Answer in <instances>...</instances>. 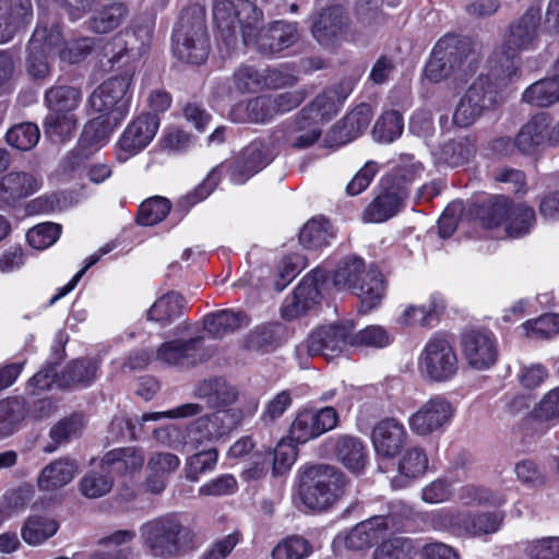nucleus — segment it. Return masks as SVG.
Segmentation results:
<instances>
[{
	"label": "nucleus",
	"mask_w": 559,
	"mask_h": 559,
	"mask_svg": "<svg viewBox=\"0 0 559 559\" xmlns=\"http://www.w3.org/2000/svg\"><path fill=\"white\" fill-rule=\"evenodd\" d=\"M25 415L26 408L22 399L10 397L0 401V438L13 433Z\"/></svg>",
	"instance_id": "52"
},
{
	"label": "nucleus",
	"mask_w": 559,
	"mask_h": 559,
	"mask_svg": "<svg viewBox=\"0 0 559 559\" xmlns=\"http://www.w3.org/2000/svg\"><path fill=\"white\" fill-rule=\"evenodd\" d=\"M393 341L392 335L381 325H368L365 329L350 333L349 346L362 348H384Z\"/></svg>",
	"instance_id": "53"
},
{
	"label": "nucleus",
	"mask_w": 559,
	"mask_h": 559,
	"mask_svg": "<svg viewBox=\"0 0 559 559\" xmlns=\"http://www.w3.org/2000/svg\"><path fill=\"white\" fill-rule=\"evenodd\" d=\"M39 138V128L33 122L14 124L5 133L7 143L20 151H29L38 143Z\"/></svg>",
	"instance_id": "56"
},
{
	"label": "nucleus",
	"mask_w": 559,
	"mask_h": 559,
	"mask_svg": "<svg viewBox=\"0 0 559 559\" xmlns=\"http://www.w3.org/2000/svg\"><path fill=\"white\" fill-rule=\"evenodd\" d=\"M549 127L548 117L545 114L534 116L525 123L514 140L515 146L524 154H531L537 146L544 143Z\"/></svg>",
	"instance_id": "41"
},
{
	"label": "nucleus",
	"mask_w": 559,
	"mask_h": 559,
	"mask_svg": "<svg viewBox=\"0 0 559 559\" xmlns=\"http://www.w3.org/2000/svg\"><path fill=\"white\" fill-rule=\"evenodd\" d=\"M509 224L506 227L508 236L520 238L526 235L535 222V212L532 207L520 203L513 204Z\"/></svg>",
	"instance_id": "60"
},
{
	"label": "nucleus",
	"mask_w": 559,
	"mask_h": 559,
	"mask_svg": "<svg viewBox=\"0 0 559 559\" xmlns=\"http://www.w3.org/2000/svg\"><path fill=\"white\" fill-rule=\"evenodd\" d=\"M338 424L336 411L326 406L320 409L299 411L289 427V439L304 444L334 429Z\"/></svg>",
	"instance_id": "13"
},
{
	"label": "nucleus",
	"mask_w": 559,
	"mask_h": 559,
	"mask_svg": "<svg viewBox=\"0 0 559 559\" xmlns=\"http://www.w3.org/2000/svg\"><path fill=\"white\" fill-rule=\"evenodd\" d=\"M38 188L39 183L33 175L12 171L0 179V203L13 206L17 201L36 192Z\"/></svg>",
	"instance_id": "29"
},
{
	"label": "nucleus",
	"mask_w": 559,
	"mask_h": 559,
	"mask_svg": "<svg viewBox=\"0 0 559 559\" xmlns=\"http://www.w3.org/2000/svg\"><path fill=\"white\" fill-rule=\"evenodd\" d=\"M159 123L158 115L152 112L142 114L132 120L118 142V159L127 160L144 150L156 135Z\"/></svg>",
	"instance_id": "14"
},
{
	"label": "nucleus",
	"mask_w": 559,
	"mask_h": 559,
	"mask_svg": "<svg viewBox=\"0 0 559 559\" xmlns=\"http://www.w3.org/2000/svg\"><path fill=\"white\" fill-rule=\"evenodd\" d=\"M154 358L168 366L191 367L206 359L207 355L202 348V338L193 337L164 342Z\"/></svg>",
	"instance_id": "16"
},
{
	"label": "nucleus",
	"mask_w": 559,
	"mask_h": 559,
	"mask_svg": "<svg viewBox=\"0 0 559 559\" xmlns=\"http://www.w3.org/2000/svg\"><path fill=\"white\" fill-rule=\"evenodd\" d=\"M218 459L216 449L201 451L191 455L185 466L186 478L190 481H198L202 474L215 468Z\"/></svg>",
	"instance_id": "62"
},
{
	"label": "nucleus",
	"mask_w": 559,
	"mask_h": 559,
	"mask_svg": "<svg viewBox=\"0 0 559 559\" xmlns=\"http://www.w3.org/2000/svg\"><path fill=\"white\" fill-rule=\"evenodd\" d=\"M430 521L436 530L449 531L456 536L484 537L497 533L503 514L493 511H459L443 508L431 513Z\"/></svg>",
	"instance_id": "7"
},
{
	"label": "nucleus",
	"mask_w": 559,
	"mask_h": 559,
	"mask_svg": "<svg viewBox=\"0 0 559 559\" xmlns=\"http://www.w3.org/2000/svg\"><path fill=\"white\" fill-rule=\"evenodd\" d=\"M344 486V476L334 467L317 465L305 471L299 493L309 509L323 510L341 497Z\"/></svg>",
	"instance_id": "8"
},
{
	"label": "nucleus",
	"mask_w": 559,
	"mask_h": 559,
	"mask_svg": "<svg viewBox=\"0 0 559 559\" xmlns=\"http://www.w3.org/2000/svg\"><path fill=\"white\" fill-rule=\"evenodd\" d=\"M455 407L443 395H435L425 401L407 418L411 431L418 437L442 433L452 423Z\"/></svg>",
	"instance_id": "11"
},
{
	"label": "nucleus",
	"mask_w": 559,
	"mask_h": 559,
	"mask_svg": "<svg viewBox=\"0 0 559 559\" xmlns=\"http://www.w3.org/2000/svg\"><path fill=\"white\" fill-rule=\"evenodd\" d=\"M112 488V480L98 472H88L80 481V490L88 499H96L107 495Z\"/></svg>",
	"instance_id": "64"
},
{
	"label": "nucleus",
	"mask_w": 559,
	"mask_h": 559,
	"mask_svg": "<svg viewBox=\"0 0 559 559\" xmlns=\"http://www.w3.org/2000/svg\"><path fill=\"white\" fill-rule=\"evenodd\" d=\"M335 287L348 288L360 301V310L369 312L379 307L386 294L384 282H332Z\"/></svg>",
	"instance_id": "39"
},
{
	"label": "nucleus",
	"mask_w": 559,
	"mask_h": 559,
	"mask_svg": "<svg viewBox=\"0 0 559 559\" xmlns=\"http://www.w3.org/2000/svg\"><path fill=\"white\" fill-rule=\"evenodd\" d=\"M144 551L154 559H174L199 544L197 534L176 513L144 522L139 530Z\"/></svg>",
	"instance_id": "1"
},
{
	"label": "nucleus",
	"mask_w": 559,
	"mask_h": 559,
	"mask_svg": "<svg viewBox=\"0 0 559 559\" xmlns=\"http://www.w3.org/2000/svg\"><path fill=\"white\" fill-rule=\"evenodd\" d=\"M145 456L142 450L136 448H119L109 451L102 460V467L117 474H133L140 471Z\"/></svg>",
	"instance_id": "37"
},
{
	"label": "nucleus",
	"mask_w": 559,
	"mask_h": 559,
	"mask_svg": "<svg viewBox=\"0 0 559 559\" xmlns=\"http://www.w3.org/2000/svg\"><path fill=\"white\" fill-rule=\"evenodd\" d=\"M510 486L508 481L501 480L495 487L468 484L459 491V500L464 506L500 507L508 500Z\"/></svg>",
	"instance_id": "27"
},
{
	"label": "nucleus",
	"mask_w": 559,
	"mask_h": 559,
	"mask_svg": "<svg viewBox=\"0 0 559 559\" xmlns=\"http://www.w3.org/2000/svg\"><path fill=\"white\" fill-rule=\"evenodd\" d=\"M258 400L249 399L241 401L236 408L218 409L210 414V418L216 429L219 440L228 436L236 429L246 418H249L258 411Z\"/></svg>",
	"instance_id": "31"
},
{
	"label": "nucleus",
	"mask_w": 559,
	"mask_h": 559,
	"mask_svg": "<svg viewBox=\"0 0 559 559\" xmlns=\"http://www.w3.org/2000/svg\"><path fill=\"white\" fill-rule=\"evenodd\" d=\"M513 204L509 197L491 195L480 202L472 203L468 213L484 228H495L508 221Z\"/></svg>",
	"instance_id": "24"
},
{
	"label": "nucleus",
	"mask_w": 559,
	"mask_h": 559,
	"mask_svg": "<svg viewBox=\"0 0 559 559\" xmlns=\"http://www.w3.org/2000/svg\"><path fill=\"white\" fill-rule=\"evenodd\" d=\"M319 283L325 284L326 282H299L282 307L283 318L286 320L297 319L319 305L321 300Z\"/></svg>",
	"instance_id": "25"
},
{
	"label": "nucleus",
	"mask_w": 559,
	"mask_h": 559,
	"mask_svg": "<svg viewBox=\"0 0 559 559\" xmlns=\"http://www.w3.org/2000/svg\"><path fill=\"white\" fill-rule=\"evenodd\" d=\"M41 36V33L38 32L35 36H32L26 51L25 58V71L27 75L34 82L41 83L51 74V64L48 60V51L45 50V47L36 44L38 37Z\"/></svg>",
	"instance_id": "44"
},
{
	"label": "nucleus",
	"mask_w": 559,
	"mask_h": 559,
	"mask_svg": "<svg viewBox=\"0 0 559 559\" xmlns=\"http://www.w3.org/2000/svg\"><path fill=\"white\" fill-rule=\"evenodd\" d=\"M132 74L128 71L104 81L90 96L91 107L99 114H107L116 121H122L129 112Z\"/></svg>",
	"instance_id": "10"
},
{
	"label": "nucleus",
	"mask_w": 559,
	"mask_h": 559,
	"mask_svg": "<svg viewBox=\"0 0 559 559\" xmlns=\"http://www.w3.org/2000/svg\"><path fill=\"white\" fill-rule=\"evenodd\" d=\"M345 25L343 10L340 5L330 7L319 13L312 24L313 37L323 45H329Z\"/></svg>",
	"instance_id": "40"
},
{
	"label": "nucleus",
	"mask_w": 559,
	"mask_h": 559,
	"mask_svg": "<svg viewBox=\"0 0 559 559\" xmlns=\"http://www.w3.org/2000/svg\"><path fill=\"white\" fill-rule=\"evenodd\" d=\"M309 109L302 108L297 117L283 129V143L294 148L302 150L313 145L322 134L320 121Z\"/></svg>",
	"instance_id": "22"
},
{
	"label": "nucleus",
	"mask_w": 559,
	"mask_h": 559,
	"mask_svg": "<svg viewBox=\"0 0 559 559\" xmlns=\"http://www.w3.org/2000/svg\"><path fill=\"white\" fill-rule=\"evenodd\" d=\"M126 15V5L112 2L94 10L88 20V27L94 33L106 34L117 28Z\"/></svg>",
	"instance_id": "45"
},
{
	"label": "nucleus",
	"mask_w": 559,
	"mask_h": 559,
	"mask_svg": "<svg viewBox=\"0 0 559 559\" xmlns=\"http://www.w3.org/2000/svg\"><path fill=\"white\" fill-rule=\"evenodd\" d=\"M417 365L424 379L440 383L457 373L459 358L448 338L433 335L420 352Z\"/></svg>",
	"instance_id": "9"
},
{
	"label": "nucleus",
	"mask_w": 559,
	"mask_h": 559,
	"mask_svg": "<svg viewBox=\"0 0 559 559\" xmlns=\"http://www.w3.org/2000/svg\"><path fill=\"white\" fill-rule=\"evenodd\" d=\"M404 129L403 116L397 110L384 111L376 121L372 135L378 142L391 143L401 136Z\"/></svg>",
	"instance_id": "51"
},
{
	"label": "nucleus",
	"mask_w": 559,
	"mask_h": 559,
	"mask_svg": "<svg viewBox=\"0 0 559 559\" xmlns=\"http://www.w3.org/2000/svg\"><path fill=\"white\" fill-rule=\"evenodd\" d=\"M408 432L396 418L379 420L372 428L371 441L378 456L395 457L406 444Z\"/></svg>",
	"instance_id": "18"
},
{
	"label": "nucleus",
	"mask_w": 559,
	"mask_h": 559,
	"mask_svg": "<svg viewBox=\"0 0 559 559\" xmlns=\"http://www.w3.org/2000/svg\"><path fill=\"white\" fill-rule=\"evenodd\" d=\"M354 328L353 321L320 326L309 335L306 344L297 348V354L305 352L311 357L322 356L326 360H332L341 356L349 346Z\"/></svg>",
	"instance_id": "12"
},
{
	"label": "nucleus",
	"mask_w": 559,
	"mask_h": 559,
	"mask_svg": "<svg viewBox=\"0 0 559 559\" xmlns=\"http://www.w3.org/2000/svg\"><path fill=\"white\" fill-rule=\"evenodd\" d=\"M186 299L175 292L167 293L157 299L148 310V319L157 322H169L181 314Z\"/></svg>",
	"instance_id": "49"
},
{
	"label": "nucleus",
	"mask_w": 559,
	"mask_h": 559,
	"mask_svg": "<svg viewBox=\"0 0 559 559\" xmlns=\"http://www.w3.org/2000/svg\"><path fill=\"white\" fill-rule=\"evenodd\" d=\"M249 323L250 319L245 312L230 309L210 313L203 319L204 330L214 338H222Z\"/></svg>",
	"instance_id": "36"
},
{
	"label": "nucleus",
	"mask_w": 559,
	"mask_h": 559,
	"mask_svg": "<svg viewBox=\"0 0 559 559\" xmlns=\"http://www.w3.org/2000/svg\"><path fill=\"white\" fill-rule=\"evenodd\" d=\"M427 468L428 457L425 450L420 447L408 448L399 461V475L392 479V487H406L412 479L424 475Z\"/></svg>",
	"instance_id": "34"
},
{
	"label": "nucleus",
	"mask_w": 559,
	"mask_h": 559,
	"mask_svg": "<svg viewBox=\"0 0 559 559\" xmlns=\"http://www.w3.org/2000/svg\"><path fill=\"white\" fill-rule=\"evenodd\" d=\"M276 328L274 324H263L251 330L245 338V347L253 352H269L276 344Z\"/></svg>",
	"instance_id": "63"
},
{
	"label": "nucleus",
	"mask_w": 559,
	"mask_h": 559,
	"mask_svg": "<svg viewBox=\"0 0 559 559\" xmlns=\"http://www.w3.org/2000/svg\"><path fill=\"white\" fill-rule=\"evenodd\" d=\"M171 203L164 197H152L143 201L139 206L136 223L142 226H153L169 214Z\"/></svg>",
	"instance_id": "54"
},
{
	"label": "nucleus",
	"mask_w": 559,
	"mask_h": 559,
	"mask_svg": "<svg viewBox=\"0 0 559 559\" xmlns=\"http://www.w3.org/2000/svg\"><path fill=\"white\" fill-rule=\"evenodd\" d=\"M180 466V459L173 453H154L148 462L147 488L153 493H160L167 485L168 476Z\"/></svg>",
	"instance_id": "35"
},
{
	"label": "nucleus",
	"mask_w": 559,
	"mask_h": 559,
	"mask_svg": "<svg viewBox=\"0 0 559 559\" xmlns=\"http://www.w3.org/2000/svg\"><path fill=\"white\" fill-rule=\"evenodd\" d=\"M353 87L350 82H341L332 87L324 90L319 94L305 109H310L308 112L313 115L318 121L329 120L332 116L336 115L340 107L352 93Z\"/></svg>",
	"instance_id": "28"
},
{
	"label": "nucleus",
	"mask_w": 559,
	"mask_h": 559,
	"mask_svg": "<svg viewBox=\"0 0 559 559\" xmlns=\"http://www.w3.org/2000/svg\"><path fill=\"white\" fill-rule=\"evenodd\" d=\"M78 473V464L70 459H58L46 465L38 478L41 491H55L72 481Z\"/></svg>",
	"instance_id": "32"
},
{
	"label": "nucleus",
	"mask_w": 559,
	"mask_h": 559,
	"mask_svg": "<svg viewBox=\"0 0 559 559\" xmlns=\"http://www.w3.org/2000/svg\"><path fill=\"white\" fill-rule=\"evenodd\" d=\"M58 527V523L52 519L31 516L22 527L21 535L26 544L37 546L53 536Z\"/></svg>",
	"instance_id": "48"
},
{
	"label": "nucleus",
	"mask_w": 559,
	"mask_h": 559,
	"mask_svg": "<svg viewBox=\"0 0 559 559\" xmlns=\"http://www.w3.org/2000/svg\"><path fill=\"white\" fill-rule=\"evenodd\" d=\"M61 230L60 224L46 222L32 227L26 234V239L32 248L43 250L52 246L58 240Z\"/></svg>",
	"instance_id": "61"
},
{
	"label": "nucleus",
	"mask_w": 559,
	"mask_h": 559,
	"mask_svg": "<svg viewBox=\"0 0 559 559\" xmlns=\"http://www.w3.org/2000/svg\"><path fill=\"white\" fill-rule=\"evenodd\" d=\"M523 334L532 340H549L559 334V313H545L521 325Z\"/></svg>",
	"instance_id": "55"
},
{
	"label": "nucleus",
	"mask_w": 559,
	"mask_h": 559,
	"mask_svg": "<svg viewBox=\"0 0 559 559\" xmlns=\"http://www.w3.org/2000/svg\"><path fill=\"white\" fill-rule=\"evenodd\" d=\"M255 37L257 49L260 53L271 56L293 46L299 39L296 24L283 21L273 22L269 27L262 28Z\"/></svg>",
	"instance_id": "21"
},
{
	"label": "nucleus",
	"mask_w": 559,
	"mask_h": 559,
	"mask_svg": "<svg viewBox=\"0 0 559 559\" xmlns=\"http://www.w3.org/2000/svg\"><path fill=\"white\" fill-rule=\"evenodd\" d=\"M465 94L469 96L474 103L479 104V107L484 111L493 108L499 99L497 83L492 81L490 75L484 74L475 79Z\"/></svg>",
	"instance_id": "50"
},
{
	"label": "nucleus",
	"mask_w": 559,
	"mask_h": 559,
	"mask_svg": "<svg viewBox=\"0 0 559 559\" xmlns=\"http://www.w3.org/2000/svg\"><path fill=\"white\" fill-rule=\"evenodd\" d=\"M415 176V166L397 167L385 175L380 181L377 195L362 212L364 222L383 223L402 212Z\"/></svg>",
	"instance_id": "3"
},
{
	"label": "nucleus",
	"mask_w": 559,
	"mask_h": 559,
	"mask_svg": "<svg viewBox=\"0 0 559 559\" xmlns=\"http://www.w3.org/2000/svg\"><path fill=\"white\" fill-rule=\"evenodd\" d=\"M173 51L189 64L199 66L207 59L210 38L203 5L193 3L182 9L173 32Z\"/></svg>",
	"instance_id": "2"
},
{
	"label": "nucleus",
	"mask_w": 559,
	"mask_h": 559,
	"mask_svg": "<svg viewBox=\"0 0 559 559\" xmlns=\"http://www.w3.org/2000/svg\"><path fill=\"white\" fill-rule=\"evenodd\" d=\"M219 440L218 433L209 415L201 416L187 428L185 443L194 448Z\"/></svg>",
	"instance_id": "59"
},
{
	"label": "nucleus",
	"mask_w": 559,
	"mask_h": 559,
	"mask_svg": "<svg viewBox=\"0 0 559 559\" xmlns=\"http://www.w3.org/2000/svg\"><path fill=\"white\" fill-rule=\"evenodd\" d=\"M476 148L472 139L467 136L457 138L444 143L437 158L440 163L450 167H459L465 165L475 154Z\"/></svg>",
	"instance_id": "46"
},
{
	"label": "nucleus",
	"mask_w": 559,
	"mask_h": 559,
	"mask_svg": "<svg viewBox=\"0 0 559 559\" xmlns=\"http://www.w3.org/2000/svg\"><path fill=\"white\" fill-rule=\"evenodd\" d=\"M325 448L352 472L359 473L367 464V448L357 437L349 435L333 436L325 441Z\"/></svg>",
	"instance_id": "20"
},
{
	"label": "nucleus",
	"mask_w": 559,
	"mask_h": 559,
	"mask_svg": "<svg viewBox=\"0 0 559 559\" xmlns=\"http://www.w3.org/2000/svg\"><path fill=\"white\" fill-rule=\"evenodd\" d=\"M270 162L271 157L266 145L261 141H253L228 160L226 168L230 180L234 183L242 185Z\"/></svg>",
	"instance_id": "15"
},
{
	"label": "nucleus",
	"mask_w": 559,
	"mask_h": 559,
	"mask_svg": "<svg viewBox=\"0 0 559 559\" xmlns=\"http://www.w3.org/2000/svg\"><path fill=\"white\" fill-rule=\"evenodd\" d=\"M333 237L330 222L324 217H313L300 229L299 242L306 249H319L328 246Z\"/></svg>",
	"instance_id": "47"
},
{
	"label": "nucleus",
	"mask_w": 559,
	"mask_h": 559,
	"mask_svg": "<svg viewBox=\"0 0 559 559\" xmlns=\"http://www.w3.org/2000/svg\"><path fill=\"white\" fill-rule=\"evenodd\" d=\"M488 63L490 70L488 75L495 78L497 85H507L514 78L519 76L521 66L520 51L501 43L490 56Z\"/></svg>",
	"instance_id": "30"
},
{
	"label": "nucleus",
	"mask_w": 559,
	"mask_h": 559,
	"mask_svg": "<svg viewBox=\"0 0 559 559\" xmlns=\"http://www.w3.org/2000/svg\"><path fill=\"white\" fill-rule=\"evenodd\" d=\"M388 530V520L384 516H373L360 522L346 535L345 546L349 549L360 550L369 547Z\"/></svg>",
	"instance_id": "38"
},
{
	"label": "nucleus",
	"mask_w": 559,
	"mask_h": 559,
	"mask_svg": "<svg viewBox=\"0 0 559 559\" xmlns=\"http://www.w3.org/2000/svg\"><path fill=\"white\" fill-rule=\"evenodd\" d=\"M476 41L467 35L448 33L435 45L426 63L425 76L433 83L460 76L469 59L476 55Z\"/></svg>",
	"instance_id": "4"
},
{
	"label": "nucleus",
	"mask_w": 559,
	"mask_h": 559,
	"mask_svg": "<svg viewBox=\"0 0 559 559\" xmlns=\"http://www.w3.org/2000/svg\"><path fill=\"white\" fill-rule=\"evenodd\" d=\"M371 118V106L361 103L333 127L332 134L340 143L349 142L368 128Z\"/></svg>",
	"instance_id": "33"
},
{
	"label": "nucleus",
	"mask_w": 559,
	"mask_h": 559,
	"mask_svg": "<svg viewBox=\"0 0 559 559\" xmlns=\"http://www.w3.org/2000/svg\"><path fill=\"white\" fill-rule=\"evenodd\" d=\"M313 551L312 545L302 536L293 535L280 542L272 551L273 559H305Z\"/></svg>",
	"instance_id": "58"
},
{
	"label": "nucleus",
	"mask_w": 559,
	"mask_h": 559,
	"mask_svg": "<svg viewBox=\"0 0 559 559\" xmlns=\"http://www.w3.org/2000/svg\"><path fill=\"white\" fill-rule=\"evenodd\" d=\"M194 394L197 397L205 401L209 407L216 411L234 408L233 405L239 399L237 388L222 378L200 382L195 388Z\"/></svg>",
	"instance_id": "26"
},
{
	"label": "nucleus",
	"mask_w": 559,
	"mask_h": 559,
	"mask_svg": "<svg viewBox=\"0 0 559 559\" xmlns=\"http://www.w3.org/2000/svg\"><path fill=\"white\" fill-rule=\"evenodd\" d=\"M81 99V90L70 85H55L45 92L44 104L49 112L43 128L52 142L63 143L73 136L78 123L74 111Z\"/></svg>",
	"instance_id": "5"
},
{
	"label": "nucleus",
	"mask_w": 559,
	"mask_h": 559,
	"mask_svg": "<svg viewBox=\"0 0 559 559\" xmlns=\"http://www.w3.org/2000/svg\"><path fill=\"white\" fill-rule=\"evenodd\" d=\"M120 122L114 120L110 115L100 114L85 124L81 141L88 146L95 145L106 140Z\"/></svg>",
	"instance_id": "57"
},
{
	"label": "nucleus",
	"mask_w": 559,
	"mask_h": 559,
	"mask_svg": "<svg viewBox=\"0 0 559 559\" xmlns=\"http://www.w3.org/2000/svg\"><path fill=\"white\" fill-rule=\"evenodd\" d=\"M99 361L96 358L73 360L58 377V385L70 388L76 384L88 385L97 377Z\"/></svg>",
	"instance_id": "42"
},
{
	"label": "nucleus",
	"mask_w": 559,
	"mask_h": 559,
	"mask_svg": "<svg viewBox=\"0 0 559 559\" xmlns=\"http://www.w3.org/2000/svg\"><path fill=\"white\" fill-rule=\"evenodd\" d=\"M522 100L536 107L546 108L559 102V72L531 84L523 93Z\"/></svg>",
	"instance_id": "43"
},
{
	"label": "nucleus",
	"mask_w": 559,
	"mask_h": 559,
	"mask_svg": "<svg viewBox=\"0 0 559 559\" xmlns=\"http://www.w3.org/2000/svg\"><path fill=\"white\" fill-rule=\"evenodd\" d=\"M262 12L249 0H216L213 5V19L217 26V40L230 51L238 43V28H241L243 41L251 40L253 31Z\"/></svg>",
	"instance_id": "6"
},
{
	"label": "nucleus",
	"mask_w": 559,
	"mask_h": 559,
	"mask_svg": "<svg viewBox=\"0 0 559 559\" xmlns=\"http://www.w3.org/2000/svg\"><path fill=\"white\" fill-rule=\"evenodd\" d=\"M540 21V7L531 5L518 20L510 23L502 43L520 52L534 48L538 40Z\"/></svg>",
	"instance_id": "17"
},
{
	"label": "nucleus",
	"mask_w": 559,
	"mask_h": 559,
	"mask_svg": "<svg viewBox=\"0 0 559 559\" xmlns=\"http://www.w3.org/2000/svg\"><path fill=\"white\" fill-rule=\"evenodd\" d=\"M32 15L31 0H0V44L10 41Z\"/></svg>",
	"instance_id": "23"
},
{
	"label": "nucleus",
	"mask_w": 559,
	"mask_h": 559,
	"mask_svg": "<svg viewBox=\"0 0 559 559\" xmlns=\"http://www.w3.org/2000/svg\"><path fill=\"white\" fill-rule=\"evenodd\" d=\"M463 355L474 369H489L498 359L497 338L486 330L473 331L463 338Z\"/></svg>",
	"instance_id": "19"
}]
</instances>
